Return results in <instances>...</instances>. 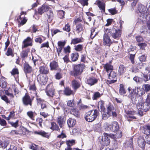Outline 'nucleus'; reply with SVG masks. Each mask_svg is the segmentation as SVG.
Listing matches in <instances>:
<instances>
[{
  "mask_svg": "<svg viewBox=\"0 0 150 150\" xmlns=\"http://www.w3.org/2000/svg\"><path fill=\"white\" fill-rule=\"evenodd\" d=\"M11 90L12 92H14V94L15 95H16L17 94L19 93V91L15 85H12V89Z\"/></svg>",
  "mask_w": 150,
  "mask_h": 150,
  "instance_id": "09e8293b",
  "label": "nucleus"
},
{
  "mask_svg": "<svg viewBox=\"0 0 150 150\" xmlns=\"http://www.w3.org/2000/svg\"><path fill=\"white\" fill-rule=\"evenodd\" d=\"M54 90L53 88H50L48 89L46 91L47 95L50 97H52L54 95Z\"/></svg>",
  "mask_w": 150,
  "mask_h": 150,
  "instance_id": "c9c22d12",
  "label": "nucleus"
},
{
  "mask_svg": "<svg viewBox=\"0 0 150 150\" xmlns=\"http://www.w3.org/2000/svg\"><path fill=\"white\" fill-rule=\"evenodd\" d=\"M111 116L107 112H104L103 114V119L105 120Z\"/></svg>",
  "mask_w": 150,
  "mask_h": 150,
  "instance_id": "6e6d98bb",
  "label": "nucleus"
},
{
  "mask_svg": "<svg viewBox=\"0 0 150 150\" xmlns=\"http://www.w3.org/2000/svg\"><path fill=\"white\" fill-rule=\"evenodd\" d=\"M96 4L99 8L102 10L103 12L105 11V4L101 2L100 1L98 0L96 2Z\"/></svg>",
  "mask_w": 150,
  "mask_h": 150,
  "instance_id": "bb28decb",
  "label": "nucleus"
},
{
  "mask_svg": "<svg viewBox=\"0 0 150 150\" xmlns=\"http://www.w3.org/2000/svg\"><path fill=\"white\" fill-rule=\"evenodd\" d=\"M136 39L137 42H140L143 41L144 39L143 37L141 36H138L136 37Z\"/></svg>",
  "mask_w": 150,
  "mask_h": 150,
  "instance_id": "69168bd1",
  "label": "nucleus"
},
{
  "mask_svg": "<svg viewBox=\"0 0 150 150\" xmlns=\"http://www.w3.org/2000/svg\"><path fill=\"white\" fill-rule=\"evenodd\" d=\"M50 8V7L48 5L46 4H44L41 7L38 8V13L40 15H42L44 12L49 10Z\"/></svg>",
  "mask_w": 150,
  "mask_h": 150,
  "instance_id": "dca6fc26",
  "label": "nucleus"
},
{
  "mask_svg": "<svg viewBox=\"0 0 150 150\" xmlns=\"http://www.w3.org/2000/svg\"><path fill=\"white\" fill-rule=\"evenodd\" d=\"M34 133L35 134L40 135L43 137L47 138H48L50 135L49 134L42 130L35 131Z\"/></svg>",
  "mask_w": 150,
  "mask_h": 150,
  "instance_id": "6ab92c4d",
  "label": "nucleus"
},
{
  "mask_svg": "<svg viewBox=\"0 0 150 150\" xmlns=\"http://www.w3.org/2000/svg\"><path fill=\"white\" fill-rule=\"evenodd\" d=\"M67 123L69 127H73L75 125L76 121L75 119L70 118L68 120Z\"/></svg>",
  "mask_w": 150,
  "mask_h": 150,
  "instance_id": "b1692460",
  "label": "nucleus"
},
{
  "mask_svg": "<svg viewBox=\"0 0 150 150\" xmlns=\"http://www.w3.org/2000/svg\"><path fill=\"white\" fill-rule=\"evenodd\" d=\"M146 56L144 54L143 55L140 56L139 57L140 61L141 62H146Z\"/></svg>",
  "mask_w": 150,
  "mask_h": 150,
  "instance_id": "49530a36",
  "label": "nucleus"
},
{
  "mask_svg": "<svg viewBox=\"0 0 150 150\" xmlns=\"http://www.w3.org/2000/svg\"><path fill=\"white\" fill-rule=\"evenodd\" d=\"M115 136L113 134L104 133V136H102V144L104 146H107L109 144L110 140L108 137H110L112 139H114Z\"/></svg>",
  "mask_w": 150,
  "mask_h": 150,
  "instance_id": "39448f33",
  "label": "nucleus"
},
{
  "mask_svg": "<svg viewBox=\"0 0 150 150\" xmlns=\"http://www.w3.org/2000/svg\"><path fill=\"white\" fill-rule=\"evenodd\" d=\"M103 67L104 69L106 71L107 73H108L111 71H112L113 69V66L111 64V61L103 65Z\"/></svg>",
  "mask_w": 150,
  "mask_h": 150,
  "instance_id": "2eb2a0df",
  "label": "nucleus"
},
{
  "mask_svg": "<svg viewBox=\"0 0 150 150\" xmlns=\"http://www.w3.org/2000/svg\"><path fill=\"white\" fill-rule=\"evenodd\" d=\"M36 100L38 104L41 105V104L42 103L44 102H45L44 100L38 97L37 94H36Z\"/></svg>",
  "mask_w": 150,
  "mask_h": 150,
  "instance_id": "3c124183",
  "label": "nucleus"
},
{
  "mask_svg": "<svg viewBox=\"0 0 150 150\" xmlns=\"http://www.w3.org/2000/svg\"><path fill=\"white\" fill-rule=\"evenodd\" d=\"M138 9L139 11L138 14L139 16V19L142 21V23H144L147 20V10L146 7L143 5L139 4L138 6Z\"/></svg>",
  "mask_w": 150,
  "mask_h": 150,
  "instance_id": "f03ea898",
  "label": "nucleus"
},
{
  "mask_svg": "<svg viewBox=\"0 0 150 150\" xmlns=\"http://www.w3.org/2000/svg\"><path fill=\"white\" fill-rule=\"evenodd\" d=\"M74 103L73 101V100H70L68 101L67 103V105L68 106L70 107H73L74 105Z\"/></svg>",
  "mask_w": 150,
  "mask_h": 150,
  "instance_id": "338daca9",
  "label": "nucleus"
},
{
  "mask_svg": "<svg viewBox=\"0 0 150 150\" xmlns=\"http://www.w3.org/2000/svg\"><path fill=\"white\" fill-rule=\"evenodd\" d=\"M75 49L77 51H81L83 49V46L81 45H79L75 47Z\"/></svg>",
  "mask_w": 150,
  "mask_h": 150,
  "instance_id": "13d9d810",
  "label": "nucleus"
},
{
  "mask_svg": "<svg viewBox=\"0 0 150 150\" xmlns=\"http://www.w3.org/2000/svg\"><path fill=\"white\" fill-rule=\"evenodd\" d=\"M65 44V42H62L61 41H59L58 42V46L59 47H63Z\"/></svg>",
  "mask_w": 150,
  "mask_h": 150,
  "instance_id": "774afa93",
  "label": "nucleus"
},
{
  "mask_svg": "<svg viewBox=\"0 0 150 150\" xmlns=\"http://www.w3.org/2000/svg\"><path fill=\"white\" fill-rule=\"evenodd\" d=\"M95 29L94 28H92L91 30V34L90 37L91 39H93L97 33H95Z\"/></svg>",
  "mask_w": 150,
  "mask_h": 150,
  "instance_id": "603ef678",
  "label": "nucleus"
},
{
  "mask_svg": "<svg viewBox=\"0 0 150 150\" xmlns=\"http://www.w3.org/2000/svg\"><path fill=\"white\" fill-rule=\"evenodd\" d=\"M0 125L2 126H6V121L4 119L0 117Z\"/></svg>",
  "mask_w": 150,
  "mask_h": 150,
  "instance_id": "680f3d73",
  "label": "nucleus"
},
{
  "mask_svg": "<svg viewBox=\"0 0 150 150\" xmlns=\"http://www.w3.org/2000/svg\"><path fill=\"white\" fill-rule=\"evenodd\" d=\"M32 45V39L30 37H28L23 41L22 48L23 49L28 46H31Z\"/></svg>",
  "mask_w": 150,
  "mask_h": 150,
  "instance_id": "ddd939ff",
  "label": "nucleus"
},
{
  "mask_svg": "<svg viewBox=\"0 0 150 150\" xmlns=\"http://www.w3.org/2000/svg\"><path fill=\"white\" fill-rule=\"evenodd\" d=\"M32 100L31 99L30 97L27 94H25L23 98V102L25 106L29 105L30 106H32Z\"/></svg>",
  "mask_w": 150,
  "mask_h": 150,
  "instance_id": "1a4fd4ad",
  "label": "nucleus"
},
{
  "mask_svg": "<svg viewBox=\"0 0 150 150\" xmlns=\"http://www.w3.org/2000/svg\"><path fill=\"white\" fill-rule=\"evenodd\" d=\"M126 93L124 86L122 84H120V88L119 93L121 95H123L125 94Z\"/></svg>",
  "mask_w": 150,
  "mask_h": 150,
  "instance_id": "c756f323",
  "label": "nucleus"
},
{
  "mask_svg": "<svg viewBox=\"0 0 150 150\" xmlns=\"http://www.w3.org/2000/svg\"><path fill=\"white\" fill-rule=\"evenodd\" d=\"M65 122L64 117L62 116H60L57 119V122L60 128H62L64 126Z\"/></svg>",
  "mask_w": 150,
  "mask_h": 150,
  "instance_id": "393cba45",
  "label": "nucleus"
},
{
  "mask_svg": "<svg viewBox=\"0 0 150 150\" xmlns=\"http://www.w3.org/2000/svg\"><path fill=\"white\" fill-rule=\"evenodd\" d=\"M143 133L147 135H150V126L145 125L142 128Z\"/></svg>",
  "mask_w": 150,
  "mask_h": 150,
  "instance_id": "412c9836",
  "label": "nucleus"
},
{
  "mask_svg": "<svg viewBox=\"0 0 150 150\" xmlns=\"http://www.w3.org/2000/svg\"><path fill=\"white\" fill-rule=\"evenodd\" d=\"M72 87L75 90L78 88L80 86L79 83L75 80H73L72 81Z\"/></svg>",
  "mask_w": 150,
  "mask_h": 150,
  "instance_id": "f704fd0d",
  "label": "nucleus"
},
{
  "mask_svg": "<svg viewBox=\"0 0 150 150\" xmlns=\"http://www.w3.org/2000/svg\"><path fill=\"white\" fill-rule=\"evenodd\" d=\"M136 112L134 111L130 110L127 111L126 112V114H127L126 116L128 119V121H130V119L129 118L131 119H136V117L133 115L136 114Z\"/></svg>",
  "mask_w": 150,
  "mask_h": 150,
  "instance_id": "f3484780",
  "label": "nucleus"
},
{
  "mask_svg": "<svg viewBox=\"0 0 150 150\" xmlns=\"http://www.w3.org/2000/svg\"><path fill=\"white\" fill-rule=\"evenodd\" d=\"M18 120H16L15 122H11L10 124L12 127H13L15 128L17 127L18 126Z\"/></svg>",
  "mask_w": 150,
  "mask_h": 150,
  "instance_id": "e2e57ef3",
  "label": "nucleus"
},
{
  "mask_svg": "<svg viewBox=\"0 0 150 150\" xmlns=\"http://www.w3.org/2000/svg\"><path fill=\"white\" fill-rule=\"evenodd\" d=\"M85 67L84 64H79L75 66L74 67V76H78L81 74Z\"/></svg>",
  "mask_w": 150,
  "mask_h": 150,
  "instance_id": "0eeeda50",
  "label": "nucleus"
},
{
  "mask_svg": "<svg viewBox=\"0 0 150 150\" xmlns=\"http://www.w3.org/2000/svg\"><path fill=\"white\" fill-rule=\"evenodd\" d=\"M47 16H48V19L49 20H52L53 17V14L52 11H50L47 14Z\"/></svg>",
  "mask_w": 150,
  "mask_h": 150,
  "instance_id": "8fccbe9b",
  "label": "nucleus"
},
{
  "mask_svg": "<svg viewBox=\"0 0 150 150\" xmlns=\"http://www.w3.org/2000/svg\"><path fill=\"white\" fill-rule=\"evenodd\" d=\"M104 126L105 127L107 128L108 130L114 132L117 131L119 129L118 123L116 122H113L112 125L106 122L104 124Z\"/></svg>",
  "mask_w": 150,
  "mask_h": 150,
  "instance_id": "20e7f679",
  "label": "nucleus"
},
{
  "mask_svg": "<svg viewBox=\"0 0 150 150\" xmlns=\"http://www.w3.org/2000/svg\"><path fill=\"white\" fill-rule=\"evenodd\" d=\"M127 90L129 93V97L131 100L132 103L135 104L138 100L139 101L137 105L138 113L140 116H142L145 112L149 110L150 108L148 104L142 101L143 98L142 96L144 93V92L143 91L140 94L139 93V91L141 90L139 87L134 89L129 87Z\"/></svg>",
  "mask_w": 150,
  "mask_h": 150,
  "instance_id": "f257e3e1",
  "label": "nucleus"
},
{
  "mask_svg": "<svg viewBox=\"0 0 150 150\" xmlns=\"http://www.w3.org/2000/svg\"><path fill=\"white\" fill-rule=\"evenodd\" d=\"M112 31L113 32L111 35L112 37L115 39H119L121 35V31L120 30H117L115 28L112 29L111 31L110 29H107L106 30V32L108 33H110V32H112Z\"/></svg>",
  "mask_w": 150,
  "mask_h": 150,
  "instance_id": "423d86ee",
  "label": "nucleus"
},
{
  "mask_svg": "<svg viewBox=\"0 0 150 150\" xmlns=\"http://www.w3.org/2000/svg\"><path fill=\"white\" fill-rule=\"evenodd\" d=\"M147 42L144 43H140L138 44L137 45L139 47L141 50H145V47L147 46Z\"/></svg>",
  "mask_w": 150,
  "mask_h": 150,
  "instance_id": "e433bc0d",
  "label": "nucleus"
},
{
  "mask_svg": "<svg viewBox=\"0 0 150 150\" xmlns=\"http://www.w3.org/2000/svg\"><path fill=\"white\" fill-rule=\"evenodd\" d=\"M107 112L111 116L113 117H116L117 116V114L115 110L114 109L113 105H110L107 108Z\"/></svg>",
  "mask_w": 150,
  "mask_h": 150,
  "instance_id": "9b49d317",
  "label": "nucleus"
},
{
  "mask_svg": "<svg viewBox=\"0 0 150 150\" xmlns=\"http://www.w3.org/2000/svg\"><path fill=\"white\" fill-rule=\"evenodd\" d=\"M24 71L26 73H29L32 71V69L28 64H25L24 66Z\"/></svg>",
  "mask_w": 150,
  "mask_h": 150,
  "instance_id": "cd10ccee",
  "label": "nucleus"
},
{
  "mask_svg": "<svg viewBox=\"0 0 150 150\" xmlns=\"http://www.w3.org/2000/svg\"><path fill=\"white\" fill-rule=\"evenodd\" d=\"M98 111L96 110H91L86 112L85 114V118L88 122H92L97 117Z\"/></svg>",
  "mask_w": 150,
  "mask_h": 150,
  "instance_id": "7ed1b4c3",
  "label": "nucleus"
},
{
  "mask_svg": "<svg viewBox=\"0 0 150 150\" xmlns=\"http://www.w3.org/2000/svg\"><path fill=\"white\" fill-rule=\"evenodd\" d=\"M79 57V54L77 52L72 53L71 55V59L72 61H75L77 60Z\"/></svg>",
  "mask_w": 150,
  "mask_h": 150,
  "instance_id": "72a5a7b5",
  "label": "nucleus"
},
{
  "mask_svg": "<svg viewBox=\"0 0 150 150\" xmlns=\"http://www.w3.org/2000/svg\"><path fill=\"white\" fill-rule=\"evenodd\" d=\"M108 78L110 80L108 81L109 84L114 83L117 81V74L114 71H111L108 73Z\"/></svg>",
  "mask_w": 150,
  "mask_h": 150,
  "instance_id": "6e6552de",
  "label": "nucleus"
},
{
  "mask_svg": "<svg viewBox=\"0 0 150 150\" xmlns=\"http://www.w3.org/2000/svg\"><path fill=\"white\" fill-rule=\"evenodd\" d=\"M143 87L145 91L147 92L150 90V84H144Z\"/></svg>",
  "mask_w": 150,
  "mask_h": 150,
  "instance_id": "37998d69",
  "label": "nucleus"
},
{
  "mask_svg": "<svg viewBox=\"0 0 150 150\" xmlns=\"http://www.w3.org/2000/svg\"><path fill=\"white\" fill-rule=\"evenodd\" d=\"M101 96L100 94L98 92H95L93 96V100H96L98 98L100 97Z\"/></svg>",
  "mask_w": 150,
  "mask_h": 150,
  "instance_id": "a18cd8bd",
  "label": "nucleus"
},
{
  "mask_svg": "<svg viewBox=\"0 0 150 150\" xmlns=\"http://www.w3.org/2000/svg\"><path fill=\"white\" fill-rule=\"evenodd\" d=\"M63 29L67 32H69L70 30V25L68 24L66 25L64 28H63Z\"/></svg>",
  "mask_w": 150,
  "mask_h": 150,
  "instance_id": "052dcab7",
  "label": "nucleus"
},
{
  "mask_svg": "<svg viewBox=\"0 0 150 150\" xmlns=\"http://www.w3.org/2000/svg\"><path fill=\"white\" fill-rule=\"evenodd\" d=\"M39 71L41 74H46L48 73L49 69L46 66H41L39 67Z\"/></svg>",
  "mask_w": 150,
  "mask_h": 150,
  "instance_id": "4be33fe9",
  "label": "nucleus"
},
{
  "mask_svg": "<svg viewBox=\"0 0 150 150\" xmlns=\"http://www.w3.org/2000/svg\"><path fill=\"white\" fill-rule=\"evenodd\" d=\"M71 114L73 115L76 117H79L80 116V113L77 110L75 109H73L71 110Z\"/></svg>",
  "mask_w": 150,
  "mask_h": 150,
  "instance_id": "473e14b6",
  "label": "nucleus"
},
{
  "mask_svg": "<svg viewBox=\"0 0 150 150\" xmlns=\"http://www.w3.org/2000/svg\"><path fill=\"white\" fill-rule=\"evenodd\" d=\"M104 102L102 100L100 101L98 103V108H100L101 110H104L105 108L104 105Z\"/></svg>",
  "mask_w": 150,
  "mask_h": 150,
  "instance_id": "ea45409f",
  "label": "nucleus"
},
{
  "mask_svg": "<svg viewBox=\"0 0 150 150\" xmlns=\"http://www.w3.org/2000/svg\"><path fill=\"white\" fill-rule=\"evenodd\" d=\"M144 102L150 107V94L149 93L147 95L145 101Z\"/></svg>",
  "mask_w": 150,
  "mask_h": 150,
  "instance_id": "5fc2aeb1",
  "label": "nucleus"
},
{
  "mask_svg": "<svg viewBox=\"0 0 150 150\" xmlns=\"http://www.w3.org/2000/svg\"><path fill=\"white\" fill-rule=\"evenodd\" d=\"M126 68L123 65H120L119 68L118 72L121 75L123 74L125 71Z\"/></svg>",
  "mask_w": 150,
  "mask_h": 150,
  "instance_id": "58836bf2",
  "label": "nucleus"
},
{
  "mask_svg": "<svg viewBox=\"0 0 150 150\" xmlns=\"http://www.w3.org/2000/svg\"><path fill=\"white\" fill-rule=\"evenodd\" d=\"M103 44L105 46L110 47L112 43L111 40L108 34L105 33L103 36Z\"/></svg>",
  "mask_w": 150,
  "mask_h": 150,
  "instance_id": "9d476101",
  "label": "nucleus"
},
{
  "mask_svg": "<svg viewBox=\"0 0 150 150\" xmlns=\"http://www.w3.org/2000/svg\"><path fill=\"white\" fill-rule=\"evenodd\" d=\"M38 147L37 145L34 144H32L30 146V148L33 150H38Z\"/></svg>",
  "mask_w": 150,
  "mask_h": 150,
  "instance_id": "0e129e2a",
  "label": "nucleus"
},
{
  "mask_svg": "<svg viewBox=\"0 0 150 150\" xmlns=\"http://www.w3.org/2000/svg\"><path fill=\"white\" fill-rule=\"evenodd\" d=\"M150 67H147L145 68V71L144 72L143 74L144 80L145 82L150 80Z\"/></svg>",
  "mask_w": 150,
  "mask_h": 150,
  "instance_id": "4468645a",
  "label": "nucleus"
},
{
  "mask_svg": "<svg viewBox=\"0 0 150 150\" xmlns=\"http://www.w3.org/2000/svg\"><path fill=\"white\" fill-rule=\"evenodd\" d=\"M30 52V49H27L25 50H23L21 54V55L22 58H25L27 57L28 52Z\"/></svg>",
  "mask_w": 150,
  "mask_h": 150,
  "instance_id": "7c9ffc66",
  "label": "nucleus"
},
{
  "mask_svg": "<svg viewBox=\"0 0 150 150\" xmlns=\"http://www.w3.org/2000/svg\"><path fill=\"white\" fill-rule=\"evenodd\" d=\"M29 89L30 90H32L33 91L34 93H35L36 95L37 94L36 93V88L35 84H33L30 85V86Z\"/></svg>",
  "mask_w": 150,
  "mask_h": 150,
  "instance_id": "bf43d9fd",
  "label": "nucleus"
},
{
  "mask_svg": "<svg viewBox=\"0 0 150 150\" xmlns=\"http://www.w3.org/2000/svg\"><path fill=\"white\" fill-rule=\"evenodd\" d=\"M18 69L17 68L13 69L11 72V74L13 76L16 74H18Z\"/></svg>",
  "mask_w": 150,
  "mask_h": 150,
  "instance_id": "4d7b16f0",
  "label": "nucleus"
},
{
  "mask_svg": "<svg viewBox=\"0 0 150 150\" xmlns=\"http://www.w3.org/2000/svg\"><path fill=\"white\" fill-rule=\"evenodd\" d=\"M34 112L32 111L28 112L27 114L28 116L31 119L34 120Z\"/></svg>",
  "mask_w": 150,
  "mask_h": 150,
  "instance_id": "c03bdc74",
  "label": "nucleus"
},
{
  "mask_svg": "<svg viewBox=\"0 0 150 150\" xmlns=\"http://www.w3.org/2000/svg\"><path fill=\"white\" fill-rule=\"evenodd\" d=\"M97 82L98 80L94 77L89 78L86 81V83L91 86L94 85Z\"/></svg>",
  "mask_w": 150,
  "mask_h": 150,
  "instance_id": "aec40b11",
  "label": "nucleus"
},
{
  "mask_svg": "<svg viewBox=\"0 0 150 150\" xmlns=\"http://www.w3.org/2000/svg\"><path fill=\"white\" fill-rule=\"evenodd\" d=\"M25 14V13L24 12H22L21 13V15L19 16V18L21 20L20 23L21 25H23L25 24L27 21V20L26 18L24 17V15Z\"/></svg>",
  "mask_w": 150,
  "mask_h": 150,
  "instance_id": "5701e85b",
  "label": "nucleus"
},
{
  "mask_svg": "<svg viewBox=\"0 0 150 150\" xmlns=\"http://www.w3.org/2000/svg\"><path fill=\"white\" fill-rule=\"evenodd\" d=\"M83 28V26L81 24H79L76 26V30L78 33L81 31Z\"/></svg>",
  "mask_w": 150,
  "mask_h": 150,
  "instance_id": "79ce46f5",
  "label": "nucleus"
},
{
  "mask_svg": "<svg viewBox=\"0 0 150 150\" xmlns=\"http://www.w3.org/2000/svg\"><path fill=\"white\" fill-rule=\"evenodd\" d=\"M137 143L139 146L141 148L144 149L146 144V142L144 138L139 137L138 139Z\"/></svg>",
  "mask_w": 150,
  "mask_h": 150,
  "instance_id": "a211bd4d",
  "label": "nucleus"
},
{
  "mask_svg": "<svg viewBox=\"0 0 150 150\" xmlns=\"http://www.w3.org/2000/svg\"><path fill=\"white\" fill-rule=\"evenodd\" d=\"M113 135L115 136L114 139L120 138L122 136V132L121 131H118L116 133L115 135Z\"/></svg>",
  "mask_w": 150,
  "mask_h": 150,
  "instance_id": "864d4df0",
  "label": "nucleus"
},
{
  "mask_svg": "<svg viewBox=\"0 0 150 150\" xmlns=\"http://www.w3.org/2000/svg\"><path fill=\"white\" fill-rule=\"evenodd\" d=\"M108 11L112 15H114L117 13V11L116 10L115 8H110L108 10Z\"/></svg>",
  "mask_w": 150,
  "mask_h": 150,
  "instance_id": "de8ad7c7",
  "label": "nucleus"
},
{
  "mask_svg": "<svg viewBox=\"0 0 150 150\" xmlns=\"http://www.w3.org/2000/svg\"><path fill=\"white\" fill-rule=\"evenodd\" d=\"M81 39L80 38H77L73 39L71 42V44H75L81 42Z\"/></svg>",
  "mask_w": 150,
  "mask_h": 150,
  "instance_id": "a19ab883",
  "label": "nucleus"
},
{
  "mask_svg": "<svg viewBox=\"0 0 150 150\" xmlns=\"http://www.w3.org/2000/svg\"><path fill=\"white\" fill-rule=\"evenodd\" d=\"M64 93L66 96H70L72 93V91L68 87L65 88L64 90Z\"/></svg>",
  "mask_w": 150,
  "mask_h": 150,
  "instance_id": "4c0bfd02",
  "label": "nucleus"
},
{
  "mask_svg": "<svg viewBox=\"0 0 150 150\" xmlns=\"http://www.w3.org/2000/svg\"><path fill=\"white\" fill-rule=\"evenodd\" d=\"M7 84L5 78L3 77H1L0 79V86L3 88H6L7 86Z\"/></svg>",
  "mask_w": 150,
  "mask_h": 150,
  "instance_id": "a878e982",
  "label": "nucleus"
},
{
  "mask_svg": "<svg viewBox=\"0 0 150 150\" xmlns=\"http://www.w3.org/2000/svg\"><path fill=\"white\" fill-rule=\"evenodd\" d=\"M58 66L57 63L53 61L50 64V67L51 70L56 69Z\"/></svg>",
  "mask_w": 150,
  "mask_h": 150,
  "instance_id": "2f4dec72",
  "label": "nucleus"
},
{
  "mask_svg": "<svg viewBox=\"0 0 150 150\" xmlns=\"http://www.w3.org/2000/svg\"><path fill=\"white\" fill-rule=\"evenodd\" d=\"M37 78L38 81L40 84L43 85L45 84L47 81V79L46 78L45 75L39 74Z\"/></svg>",
  "mask_w": 150,
  "mask_h": 150,
  "instance_id": "f8f14e48",
  "label": "nucleus"
},
{
  "mask_svg": "<svg viewBox=\"0 0 150 150\" xmlns=\"http://www.w3.org/2000/svg\"><path fill=\"white\" fill-rule=\"evenodd\" d=\"M51 126L50 129L53 130L58 131L60 129L58 125L55 122H51Z\"/></svg>",
  "mask_w": 150,
  "mask_h": 150,
  "instance_id": "c85d7f7f",
  "label": "nucleus"
}]
</instances>
